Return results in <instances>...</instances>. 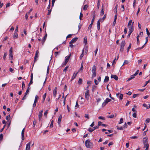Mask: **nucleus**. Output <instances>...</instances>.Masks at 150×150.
I'll return each mask as SVG.
<instances>
[{
  "label": "nucleus",
  "instance_id": "13d9d810",
  "mask_svg": "<svg viewBox=\"0 0 150 150\" xmlns=\"http://www.w3.org/2000/svg\"><path fill=\"white\" fill-rule=\"evenodd\" d=\"M132 116L136 118L137 117L136 112H134V113H133L132 114Z\"/></svg>",
  "mask_w": 150,
  "mask_h": 150
},
{
  "label": "nucleus",
  "instance_id": "20e7f679",
  "mask_svg": "<svg viewBox=\"0 0 150 150\" xmlns=\"http://www.w3.org/2000/svg\"><path fill=\"white\" fill-rule=\"evenodd\" d=\"M98 127L97 126H95L92 128H89L88 129V130L90 132H92L95 129H98Z\"/></svg>",
  "mask_w": 150,
  "mask_h": 150
},
{
  "label": "nucleus",
  "instance_id": "39448f33",
  "mask_svg": "<svg viewBox=\"0 0 150 150\" xmlns=\"http://www.w3.org/2000/svg\"><path fill=\"white\" fill-rule=\"evenodd\" d=\"M85 98L87 100L89 99V91L88 89H87L86 92L85 93Z\"/></svg>",
  "mask_w": 150,
  "mask_h": 150
},
{
  "label": "nucleus",
  "instance_id": "5701e85b",
  "mask_svg": "<svg viewBox=\"0 0 150 150\" xmlns=\"http://www.w3.org/2000/svg\"><path fill=\"white\" fill-rule=\"evenodd\" d=\"M92 72H96V66L94 65L92 68Z\"/></svg>",
  "mask_w": 150,
  "mask_h": 150
},
{
  "label": "nucleus",
  "instance_id": "f257e3e1",
  "mask_svg": "<svg viewBox=\"0 0 150 150\" xmlns=\"http://www.w3.org/2000/svg\"><path fill=\"white\" fill-rule=\"evenodd\" d=\"M85 144L86 147L87 148L92 147L93 145V143L90 142L89 139L86 141Z\"/></svg>",
  "mask_w": 150,
  "mask_h": 150
},
{
  "label": "nucleus",
  "instance_id": "cd10ccee",
  "mask_svg": "<svg viewBox=\"0 0 150 150\" xmlns=\"http://www.w3.org/2000/svg\"><path fill=\"white\" fill-rule=\"evenodd\" d=\"M18 35L17 33H14L13 35V38L15 39L17 38L18 37Z\"/></svg>",
  "mask_w": 150,
  "mask_h": 150
},
{
  "label": "nucleus",
  "instance_id": "0eeeda50",
  "mask_svg": "<svg viewBox=\"0 0 150 150\" xmlns=\"http://www.w3.org/2000/svg\"><path fill=\"white\" fill-rule=\"evenodd\" d=\"M95 18V16H94L93 19H92V20H91V23L89 25L88 27V29H91L92 28V25L94 21Z\"/></svg>",
  "mask_w": 150,
  "mask_h": 150
},
{
  "label": "nucleus",
  "instance_id": "4c0bfd02",
  "mask_svg": "<svg viewBox=\"0 0 150 150\" xmlns=\"http://www.w3.org/2000/svg\"><path fill=\"white\" fill-rule=\"evenodd\" d=\"M97 87V86L95 85H93L92 86V91L93 92L95 90Z\"/></svg>",
  "mask_w": 150,
  "mask_h": 150
},
{
  "label": "nucleus",
  "instance_id": "79ce46f5",
  "mask_svg": "<svg viewBox=\"0 0 150 150\" xmlns=\"http://www.w3.org/2000/svg\"><path fill=\"white\" fill-rule=\"evenodd\" d=\"M108 118H112L114 117V115H110L108 116L107 117Z\"/></svg>",
  "mask_w": 150,
  "mask_h": 150
},
{
  "label": "nucleus",
  "instance_id": "a19ab883",
  "mask_svg": "<svg viewBox=\"0 0 150 150\" xmlns=\"http://www.w3.org/2000/svg\"><path fill=\"white\" fill-rule=\"evenodd\" d=\"M107 103L104 101L103 103L102 104V106L103 107L105 106L107 104Z\"/></svg>",
  "mask_w": 150,
  "mask_h": 150
},
{
  "label": "nucleus",
  "instance_id": "49530a36",
  "mask_svg": "<svg viewBox=\"0 0 150 150\" xmlns=\"http://www.w3.org/2000/svg\"><path fill=\"white\" fill-rule=\"evenodd\" d=\"M37 123L36 120H34L33 122V127H34Z\"/></svg>",
  "mask_w": 150,
  "mask_h": 150
},
{
  "label": "nucleus",
  "instance_id": "3c124183",
  "mask_svg": "<svg viewBox=\"0 0 150 150\" xmlns=\"http://www.w3.org/2000/svg\"><path fill=\"white\" fill-rule=\"evenodd\" d=\"M128 63H129V62L127 60H125L124 61V63L123 64L122 66H123V65H124L125 64H127Z\"/></svg>",
  "mask_w": 150,
  "mask_h": 150
},
{
  "label": "nucleus",
  "instance_id": "ddd939ff",
  "mask_svg": "<svg viewBox=\"0 0 150 150\" xmlns=\"http://www.w3.org/2000/svg\"><path fill=\"white\" fill-rule=\"evenodd\" d=\"M71 54H70L69 56H67L65 57V62H68L70 59V57L71 56Z\"/></svg>",
  "mask_w": 150,
  "mask_h": 150
},
{
  "label": "nucleus",
  "instance_id": "a878e982",
  "mask_svg": "<svg viewBox=\"0 0 150 150\" xmlns=\"http://www.w3.org/2000/svg\"><path fill=\"white\" fill-rule=\"evenodd\" d=\"M39 99V97L37 95H36L35 97V100L34 102L37 103L38 102V100Z\"/></svg>",
  "mask_w": 150,
  "mask_h": 150
},
{
  "label": "nucleus",
  "instance_id": "72a5a7b5",
  "mask_svg": "<svg viewBox=\"0 0 150 150\" xmlns=\"http://www.w3.org/2000/svg\"><path fill=\"white\" fill-rule=\"evenodd\" d=\"M146 30L147 34L148 35V36L149 37H150V33L149 32L148 28H146Z\"/></svg>",
  "mask_w": 150,
  "mask_h": 150
},
{
  "label": "nucleus",
  "instance_id": "a211bd4d",
  "mask_svg": "<svg viewBox=\"0 0 150 150\" xmlns=\"http://www.w3.org/2000/svg\"><path fill=\"white\" fill-rule=\"evenodd\" d=\"M104 8H103V4L102 6V9L100 12V15L101 16H103L104 14V11L103 10Z\"/></svg>",
  "mask_w": 150,
  "mask_h": 150
},
{
  "label": "nucleus",
  "instance_id": "6ab92c4d",
  "mask_svg": "<svg viewBox=\"0 0 150 150\" xmlns=\"http://www.w3.org/2000/svg\"><path fill=\"white\" fill-rule=\"evenodd\" d=\"M78 74V72H77L76 73H74L73 74V76H72L71 79V81L72 80L74 79H75L76 77V76L77 74Z\"/></svg>",
  "mask_w": 150,
  "mask_h": 150
},
{
  "label": "nucleus",
  "instance_id": "f8f14e48",
  "mask_svg": "<svg viewBox=\"0 0 150 150\" xmlns=\"http://www.w3.org/2000/svg\"><path fill=\"white\" fill-rule=\"evenodd\" d=\"M30 142H28L26 145L25 150H30Z\"/></svg>",
  "mask_w": 150,
  "mask_h": 150
},
{
  "label": "nucleus",
  "instance_id": "4d7b16f0",
  "mask_svg": "<svg viewBox=\"0 0 150 150\" xmlns=\"http://www.w3.org/2000/svg\"><path fill=\"white\" fill-rule=\"evenodd\" d=\"M33 80L32 79H30V81L28 84L29 86L31 85L33 83Z\"/></svg>",
  "mask_w": 150,
  "mask_h": 150
},
{
  "label": "nucleus",
  "instance_id": "2eb2a0df",
  "mask_svg": "<svg viewBox=\"0 0 150 150\" xmlns=\"http://www.w3.org/2000/svg\"><path fill=\"white\" fill-rule=\"evenodd\" d=\"M62 118V115H60L59 117L58 120V123L59 125H60V123L61 121Z\"/></svg>",
  "mask_w": 150,
  "mask_h": 150
},
{
  "label": "nucleus",
  "instance_id": "09e8293b",
  "mask_svg": "<svg viewBox=\"0 0 150 150\" xmlns=\"http://www.w3.org/2000/svg\"><path fill=\"white\" fill-rule=\"evenodd\" d=\"M7 55V54L6 52L4 53V55L3 57V59L4 60H6V58Z\"/></svg>",
  "mask_w": 150,
  "mask_h": 150
},
{
  "label": "nucleus",
  "instance_id": "ea45409f",
  "mask_svg": "<svg viewBox=\"0 0 150 150\" xmlns=\"http://www.w3.org/2000/svg\"><path fill=\"white\" fill-rule=\"evenodd\" d=\"M52 8L48 10L47 15H50V14L51 13V11H52Z\"/></svg>",
  "mask_w": 150,
  "mask_h": 150
},
{
  "label": "nucleus",
  "instance_id": "7c9ffc66",
  "mask_svg": "<svg viewBox=\"0 0 150 150\" xmlns=\"http://www.w3.org/2000/svg\"><path fill=\"white\" fill-rule=\"evenodd\" d=\"M83 53H84V50L83 49L82 50V53L80 55V57H79L80 59H82V57H83V55H84Z\"/></svg>",
  "mask_w": 150,
  "mask_h": 150
},
{
  "label": "nucleus",
  "instance_id": "7ed1b4c3",
  "mask_svg": "<svg viewBox=\"0 0 150 150\" xmlns=\"http://www.w3.org/2000/svg\"><path fill=\"white\" fill-rule=\"evenodd\" d=\"M134 22L132 23V25H131V26H130V28H129V33H132L134 30Z\"/></svg>",
  "mask_w": 150,
  "mask_h": 150
},
{
  "label": "nucleus",
  "instance_id": "052dcab7",
  "mask_svg": "<svg viewBox=\"0 0 150 150\" xmlns=\"http://www.w3.org/2000/svg\"><path fill=\"white\" fill-rule=\"evenodd\" d=\"M150 82V80H149L148 81H146L145 82V84L144 85V86H146L148 83H149Z\"/></svg>",
  "mask_w": 150,
  "mask_h": 150
},
{
  "label": "nucleus",
  "instance_id": "de8ad7c7",
  "mask_svg": "<svg viewBox=\"0 0 150 150\" xmlns=\"http://www.w3.org/2000/svg\"><path fill=\"white\" fill-rule=\"evenodd\" d=\"M131 47V43H130V44L129 45V46L128 47V48H127V52H128L129 51V49H130V48Z\"/></svg>",
  "mask_w": 150,
  "mask_h": 150
},
{
  "label": "nucleus",
  "instance_id": "0e129e2a",
  "mask_svg": "<svg viewBox=\"0 0 150 150\" xmlns=\"http://www.w3.org/2000/svg\"><path fill=\"white\" fill-rule=\"evenodd\" d=\"M123 120L122 118L120 120V122H119V124H121V123H123Z\"/></svg>",
  "mask_w": 150,
  "mask_h": 150
},
{
  "label": "nucleus",
  "instance_id": "e433bc0d",
  "mask_svg": "<svg viewBox=\"0 0 150 150\" xmlns=\"http://www.w3.org/2000/svg\"><path fill=\"white\" fill-rule=\"evenodd\" d=\"M54 121L53 120L51 121V124L50 125V128H51L53 127V123Z\"/></svg>",
  "mask_w": 150,
  "mask_h": 150
},
{
  "label": "nucleus",
  "instance_id": "6e6d98bb",
  "mask_svg": "<svg viewBox=\"0 0 150 150\" xmlns=\"http://www.w3.org/2000/svg\"><path fill=\"white\" fill-rule=\"evenodd\" d=\"M96 100V102L97 103V104H98V103L99 102H100L101 100V99L100 98H99L98 99H97Z\"/></svg>",
  "mask_w": 150,
  "mask_h": 150
},
{
  "label": "nucleus",
  "instance_id": "603ef678",
  "mask_svg": "<svg viewBox=\"0 0 150 150\" xmlns=\"http://www.w3.org/2000/svg\"><path fill=\"white\" fill-rule=\"evenodd\" d=\"M148 39L149 38L148 37H146V42L144 45H145L147 43L148 41Z\"/></svg>",
  "mask_w": 150,
  "mask_h": 150
},
{
  "label": "nucleus",
  "instance_id": "473e14b6",
  "mask_svg": "<svg viewBox=\"0 0 150 150\" xmlns=\"http://www.w3.org/2000/svg\"><path fill=\"white\" fill-rule=\"evenodd\" d=\"M78 83L80 85L82 83V79L81 78H79L78 82Z\"/></svg>",
  "mask_w": 150,
  "mask_h": 150
},
{
  "label": "nucleus",
  "instance_id": "680f3d73",
  "mask_svg": "<svg viewBox=\"0 0 150 150\" xmlns=\"http://www.w3.org/2000/svg\"><path fill=\"white\" fill-rule=\"evenodd\" d=\"M60 51L55 52V57H57V56L58 55V54H60Z\"/></svg>",
  "mask_w": 150,
  "mask_h": 150
},
{
  "label": "nucleus",
  "instance_id": "f03ea898",
  "mask_svg": "<svg viewBox=\"0 0 150 150\" xmlns=\"http://www.w3.org/2000/svg\"><path fill=\"white\" fill-rule=\"evenodd\" d=\"M12 48L11 47L9 51V59L12 60L13 59Z\"/></svg>",
  "mask_w": 150,
  "mask_h": 150
},
{
  "label": "nucleus",
  "instance_id": "c85d7f7f",
  "mask_svg": "<svg viewBox=\"0 0 150 150\" xmlns=\"http://www.w3.org/2000/svg\"><path fill=\"white\" fill-rule=\"evenodd\" d=\"M46 93H45L43 96V100L42 101V102L43 103L44 102V101L45 100V98H46Z\"/></svg>",
  "mask_w": 150,
  "mask_h": 150
},
{
  "label": "nucleus",
  "instance_id": "f3484780",
  "mask_svg": "<svg viewBox=\"0 0 150 150\" xmlns=\"http://www.w3.org/2000/svg\"><path fill=\"white\" fill-rule=\"evenodd\" d=\"M148 141V139L146 137H145L143 138V142L144 144H145L146 143H147Z\"/></svg>",
  "mask_w": 150,
  "mask_h": 150
},
{
  "label": "nucleus",
  "instance_id": "4468645a",
  "mask_svg": "<svg viewBox=\"0 0 150 150\" xmlns=\"http://www.w3.org/2000/svg\"><path fill=\"white\" fill-rule=\"evenodd\" d=\"M106 17V14H105L104 16L103 17V18H100L98 20V21H99L100 22H102L104 19H105Z\"/></svg>",
  "mask_w": 150,
  "mask_h": 150
},
{
  "label": "nucleus",
  "instance_id": "c9c22d12",
  "mask_svg": "<svg viewBox=\"0 0 150 150\" xmlns=\"http://www.w3.org/2000/svg\"><path fill=\"white\" fill-rule=\"evenodd\" d=\"M30 89V88H29V86H28L27 89L26 90V92L25 93V95H27V94L28 93Z\"/></svg>",
  "mask_w": 150,
  "mask_h": 150
},
{
  "label": "nucleus",
  "instance_id": "b1692460",
  "mask_svg": "<svg viewBox=\"0 0 150 150\" xmlns=\"http://www.w3.org/2000/svg\"><path fill=\"white\" fill-rule=\"evenodd\" d=\"M132 20H129V21L128 23V27L129 28L130 26H131V25H132Z\"/></svg>",
  "mask_w": 150,
  "mask_h": 150
},
{
  "label": "nucleus",
  "instance_id": "8fccbe9b",
  "mask_svg": "<svg viewBox=\"0 0 150 150\" xmlns=\"http://www.w3.org/2000/svg\"><path fill=\"white\" fill-rule=\"evenodd\" d=\"M144 45L141 47L137 48L135 50H141V49H143L144 47Z\"/></svg>",
  "mask_w": 150,
  "mask_h": 150
},
{
  "label": "nucleus",
  "instance_id": "412c9836",
  "mask_svg": "<svg viewBox=\"0 0 150 150\" xmlns=\"http://www.w3.org/2000/svg\"><path fill=\"white\" fill-rule=\"evenodd\" d=\"M56 89H57V88L56 87L55 88H54L53 90V95L54 97L56 96V95H57V91Z\"/></svg>",
  "mask_w": 150,
  "mask_h": 150
},
{
  "label": "nucleus",
  "instance_id": "c756f323",
  "mask_svg": "<svg viewBox=\"0 0 150 150\" xmlns=\"http://www.w3.org/2000/svg\"><path fill=\"white\" fill-rule=\"evenodd\" d=\"M10 115H8L6 117V119L8 122H9L10 120Z\"/></svg>",
  "mask_w": 150,
  "mask_h": 150
},
{
  "label": "nucleus",
  "instance_id": "dca6fc26",
  "mask_svg": "<svg viewBox=\"0 0 150 150\" xmlns=\"http://www.w3.org/2000/svg\"><path fill=\"white\" fill-rule=\"evenodd\" d=\"M111 78H114L116 80H118V77L117 76H116V75H111Z\"/></svg>",
  "mask_w": 150,
  "mask_h": 150
},
{
  "label": "nucleus",
  "instance_id": "423d86ee",
  "mask_svg": "<svg viewBox=\"0 0 150 150\" xmlns=\"http://www.w3.org/2000/svg\"><path fill=\"white\" fill-rule=\"evenodd\" d=\"M39 51L38 50H37L36 52V53H35V56L34 57V62H35L36 61H37V59H36L38 57V54H39Z\"/></svg>",
  "mask_w": 150,
  "mask_h": 150
},
{
  "label": "nucleus",
  "instance_id": "69168bd1",
  "mask_svg": "<svg viewBox=\"0 0 150 150\" xmlns=\"http://www.w3.org/2000/svg\"><path fill=\"white\" fill-rule=\"evenodd\" d=\"M48 112L46 110L44 113V115L46 117H47V114Z\"/></svg>",
  "mask_w": 150,
  "mask_h": 150
},
{
  "label": "nucleus",
  "instance_id": "bb28decb",
  "mask_svg": "<svg viewBox=\"0 0 150 150\" xmlns=\"http://www.w3.org/2000/svg\"><path fill=\"white\" fill-rule=\"evenodd\" d=\"M97 27L98 30L100 29V22L98 21L97 22Z\"/></svg>",
  "mask_w": 150,
  "mask_h": 150
},
{
  "label": "nucleus",
  "instance_id": "774afa93",
  "mask_svg": "<svg viewBox=\"0 0 150 150\" xmlns=\"http://www.w3.org/2000/svg\"><path fill=\"white\" fill-rule=\"evenodd\" d=\"M94 82L96 85H97L98 83V81L96 79H94Z\"/></svg>",
  "mask_w": 150,
  "mask_h": 150
},
{
  "label": "nucleus",
  "instance_id": "5fc2aeb1",
  "mask_svg": "<svg viewBox=\"0 0 150 150\" xmlns=\"http://www.w3.org/2000/svg\"><path fill=\"white\" fill-rule=\"evenodd\" d=\"M83 17V14L81 12L80 13L79 16V19L80 20H81L82 18Z\"/></svg>",
  "mask_w": 150,
  "mask_h": 150
},
{
  "label": "nucleus",
  "instance_id": "f704fd0d",
  "mask_svg": "<svg viewBox=\"0 0 150 150\" xmlns=\"http://www.w3.org/2000/svg\"><path fill=\"white\" fill-rule=\"evenodd\" d=\"M111 101V100L108 98H106L105 101L107 103L109 102H110Z\"/></svg>",
  "mask_w": 150,
  "mask_h": 150
},
{
  "label": "nucleus",
  "instance_id": "bf43d9fd",
  "mask_svg": "<svg viewBox=\"0 0 150 150\" xmlns=\"http://www.w3.org/2000/svg\"><path fill=\"white\" fill-rule=\"evenodd\" d=\"M117 12H116V13H115V16L114 20H116L117 18Z\"/></svg>",
  "mask_w": 150,
  "mask_h": 150
},
{
  "label": "nucleus",
  "instance_id": "2f4dec72",
  "mask_svg": "<svg viewBox=\"0 0 150 150\" xmlns=\"http://www.w3.org/2000/svg\"><path fill=\"white\" fill-rule=\"evenodd\" d=\"M88 7V5H86L84 6V7L83 8V10L85 11L86 10Z\"/></svg>",
  "mask_w": 150,
  "mask_h": 150
},
{
  "label": "nucleus",
  "instance_id": "1a4fd4ad",
  "mask_svg": "<svg viewBox=\"0 0 150 150\" xmlns=\"http://www.w3.org/2000/svg\"><path fill=\"white\" fill-rule=\"evenodd\" d=\"M42 112H43V111L41 110V111H40L39 112V115H38V118H39V121H40L42 117Z\"/></svg>",
  "mask_w": 150,
  "mask_h": 150
},
{
  "label": "nucleus",
  "instance_id": "9b49d317",
  "mask_svg": "<svg viewBox=\"0 0 150 150\" xmlns=\"http://www.w3.org/2000/svg\"><path fill=\"white\" fill-rule=\"evenodd\" d=\"M78 38L77 37H75L72 39V40L70 42V43H73L76 42L78 40Z\"/></svg>",
  "mask_w": 150,
  "mask_h": 150
},
{
  "label": "nucleus",
  "instance_id": "864d4df0",
  "mask_svg": "<svg viewBox=\"0 0 150 150\" xmlns=\"http://www.w3.org/2000/svg\"><path fill=\"white\" fill-rule=\"evenodd\" d=\"M98 118L100 119H101L103 120H105V118L102 116H99L98 117Z\"/></svg>",
  "mask_w": 150,
  "mask_h": 150
},
{
  "label": "nucleus",
  "instance_id": "c03bdc74",
  "mask_svg": "<svg viewBox=\"0 0 150 150\" xmlns=\"http://www.w3.org/2000/svg\"><path fill=\"white\" fill-rule=\"evenodd\" d=\"M67 62H66L65 61V62L64 63H63L62 64V67H64V66L66 65V64H67Z\"/></svg>",
  "mask_w": 150,
  "mask_h": 150
},
{
  "label": "nucleus",
  "instance_id": "58836bf2",
  "mask_svg": "<svg viewBox=\"0 0 150 150\" xmlns=\"http://www.w3.org/2000/svg\"><path fill=\"white\" fill-rule=\"evenodd\" d=\"M83 39H84V41H83L84 43H85V44H86L87 43V38H86V37H85Z\"/></svg>",
  "mask_w": 150,
  "mask_h": 150
},
{
  "label": "nucleus",
  "instance_id": "393cba45",
  "mask_svg": "<svg viewBox=\"0 0 150 150\" xmlns=\"http://www.w3.org/2000/svg\"><path fill=\"white\" fill-rule=\"evenodd\" d=\"M143 105L144 107H146L147 109H149L150 108V105H148L146 104H143Z\"/></svg>",
  "mask_w": 150,
  "mask_h": 150
},
{
  "label": "nucleus",
  "instance_id": "e2e57ef3",
  "mask_svg": "<svg viewBox=\"0 0 150 150\" xmlns=\"http://www.w3.org/2000/svg\"><path fill=\"white\" fill-rule=\"evenodd\" d=\"M84 117L86 118H87L88 119H89V116L88 114H85Z\"/></svg>",
  "mask_w": 150,
  "mask_h": 150
},
{
  "label": "nucleus",
  "instance_id": "a18cd8bd",
  "mask_svg": "<svg viewBox=\"0 0 150 150\" xmlns=\"http://www.w3.org/2000/svg\"><path fill=\"white\" fill-rule=\"evenodd\" d=\"M93 74H92V77H95L96 76V72H92Z\"/></svg>",
  "mask_w": 150,
  "mask_h": 150
},
{
  "label": "nucleus",
  "instance_id": "4be33fe9",
  "mask_svg": "<svg viewBox=\"0 0 150 150\" xmlns=\"http://www.w3.org/2000/svg\"><path fill=\"white\" fill-rule=\"evenodd\" d=\"M109 77L108 76H105V79L104 81V82H107L109 81Z\"/></svg>",
  "mask_w": 150,
  "mask_h": 150
},
{
  "label": "nucleus",
  "instance_id": "338daca9",
  "mask_svg": "<svg viewBox=\"0 0 150 150\" xmlns=\"http://www.w3.org/2000/svg\"><path fill=\"white\" fill-rule=\"evenodd\" d=\"M123 95L122 94H120L119 96V98L121 100H122L123 98Z\"/></svg>",
  "mask_w": 150,
  "mask_h": 150
},
{
  "label": "nucleus",
  "instance_id": "aec40b11",
  "mask_svg": "<svg viewBox=\"0 0 150 150\" xmlns=\"http://www.w3.org/2000/svg\"><path fill=\"white\" fill-rule=\"evenodd\" d=\"M125 45V40L122 41L121 43L120 47L124 48Z\"/></svg>",
  "mask_w": 150,
  "mask_h": 150
},
{
  "label": "nucleus",
  "instance_id": "6e6552de",
  "mask_svg": "<svg viewBox=\"0 0 150 150\" xmlns=\"http://www.w3.org/2000/svg\"><path fill=\"white\" fill-rule=\"evenodd\" d=\"M47 33H46L45 35L44 36L43 39L41 40V43L42 45H44V43L45 42L47 38Z\"/></svg>",
  "mask_w": 150,
  "mask_h": 150
},
{
  "label": "nucleus",
  "instance_id": "37998d69",
  "mask_svg": "<svg viewBox=\"0 0 150 150\" xmlns=\"http://www.w3.org/2000/svg\"><path fill=\"white\" fill-rule=\"evenodd\" d=\"M25 84L24 82H23L22 84V88L23 90L25 88Z\"/></svg>",
  "mask_w": 150,
  "mask_h": 150
},
{
  "label": "nucleus",
  "instance_id": "9d476101",
  "mask_svg": "<svg viewBox=\"0 0 150 150\" xmlns=\"http://www.w3.org/2000/svg\"><path fill=\"white\" fill-rule=\"evenodd\" d=\"M25 128H24L23 129V130L22 131V132H21L22 139L23 140H24L25 139L24 136V133L25 132Z\"/></svg>",
  "mask_w": 150,
  "mask_h": 150
}]
</instances>
